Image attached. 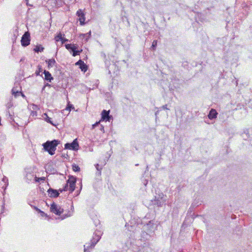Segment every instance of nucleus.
<instances>
[{
	"instance_id": "nucleus-1",
	"label": "nucleus",
	"mask_w": 252,
	"mask_h": 252,
	"mask_svg": "<svg viewBox=\"0 0 252 252\" xmlns=\"http://www.w3.org/2000/svg\"><path fill=\"white\" fill-rule=\"evenodd\" d=\"M59 144L58 140L48 141L43 144L44 150L48 152L51 155L55 154V151L56 150V147Z\"/></svg>"
},
{
	"instance_id": "nucleus-2",
	"label": "nucleus",
	"mask_w": 252,
	"mask_h": 252,
	"mask_svg": "<svg viewBox=\"0 0 252 252\" xmlns=\"http://www.w3.org/2000/svg\"><path fill=\"white\" fill-rule=\"evenodd\" d=\"M76 178L73 176H70L67 181L65 186L64 187V191L69 190L73 192L75 189Z\"/></svg>"
},
{
	"instance_id": "nucleus-3",
	"label": "nucleus",
	"mask_w": 252,
	"mask_h": 252,
	"mask_svg": "<svg viewBox=\"0 0 252 252\" xmlns=\"http://www.w3.org/2000/svg\"><path fill=\"white\" fill-rule=\"evenodd\" d=\"M100 237L98 235L94 234L90 243L86 244L87 246H84V252H90V250L94 248L96 244L100 240Z\"/></svg>"
},
{
	"instance_id": "nucleus-4",
	"label": "nucleus",
	"mask_w": 252,
	"mask_h": 252,
	"mask_svg": "<svg viewBox=\"0 0 252 252\" xmlns=\"http://www.w3.org/2000/svg\"><path fill=\"white\" fill-rule=\"evenodd\" d=\"M21 44L23 46L26 47L30 43V34L27 32H26L22 37L21 40Z\"/></svg>"
},
{
	"instance_id": "nucleus-5",
	"label": "nucleus",
	"mask_w": 252,
	"mask_h": 252,
	"mask_svg": "<svg viewBox=\"0 0 252 252\" xmlns=\"http://www.w3.org/2000/svg\"><path fill=\"white\" fill-rule=\"evenodd\" d=\"M64 148L77 151L79 149V144L77 141V139H75L71 143H66L64 145Z\"/></svg>"
},
{
	"instance_id": "nucleus-6",
	"label": "nucleus",
	"mask_w": 252,
	"mask_h": 252,
	"mask_svg": "<svg viewBox=\"0 0 252 252\" xmlns=\"http://www.w3.org/2000/svg\"><path fill=\"white\" fill-rule=\"evenodd\" d=\"M76 15L78 17L80 25L81 26L84 25L86 20L85 14L84 11L82 9H79L77 11Z\"/></svg>"
},
{
	"instance_id": "nucleus-7",
	"label": "nucleus",
	"mask_w": 252,
	"mask_h": 252,
	"mask_svg": "<svg viewBox=\"0 0 252 252\" xmlns=\"http://www.w3.org/2000/svg\"><path fill=\"white\" fill-rule=\"evenodd\" d=\"M65 48L70 52H72L73 56L75 57L79 55L80 51L76 50L77 47L74 44H67L65 45Z\"/></svg>"
},
{
	"instance_id": "nucleus-8",
	"label": "nucleus",
	"mask_w": 252,
	"mask_h": 252,
	"mask_svg": "<svg viewBox=\"0 0 252 252\" xmlns=\"http://www.w3.org/2000/svg\"><path fill=\"white\" fill-rule=\"evenodd\" d=\"M109 110L106 111L105 110H103L101 112V118L100 121H109L110 118V117L109 116Z\"/></svg>"
},
{
	"instance_id": "nucleus-9",
	"label": "nucleus",
	"mask_w": 252,
	"mask_h": 252,
	"mask_svg": "<svg viewBox=\"0 0 252 252\" xmlns=\"http://www.w3.org/2000/svg\"><path fill=\"white\" fill-rule=\"evenodd\" d=\"M50 210L52 212L58 215H60L62 213V211H60L57 205L54 203L51 206Z\"/></svg>"
},
{
	"instance_id": "nucleus-10",
	"label": "nucleus",
	"mask_w": 252,
	"mask_h": 252,
	"mask_svg": "<svg viewBox=\"0 0 252 252\" xmlns=\"http://www.w3.org/2000/svg\"><path fill=\"white\" fill-rule=\"evenodd\" d=\"M75 64L79 65L81 70L84 72L88 70V66L81 60H79Z\"/></svg>"
},
{
	"instance_id": "nucleus-11",
	"label": "nucleus",
	"mask_w": 252,
	"mask_h": 252,
	"mask_svg": "<svg viewBox=\"0 0 252 252\" xmlns=\"http://www.w3.org/2000/svg\"><path fill=\"white\" fill-rule=\"evenodd\" d=\"M48 194L51 197H56L59 195V193L58 190L52 189H50L48 190Z\"/></svg>"
},
{
	"instance_id": "nucleus-12",
	"label": "nucleus",
	"mask_w": 252,
	"mask_h": 252,
	"mask_svg": "<svg viewBox=\"0 0 252 252\" xmlns=\"http://www.w3.org/2000/svg\"><path fill=\"white\" fill-rule=\"evenodd\" d=\"M21 88L18 86V84L15 85L12 90V94L15 97L18 96L20 93Z\"/></svg>"
},
{
	"instance_id": "nucleus-13",
	"label": "nucleus",
	"mask_w": 252,
	"mask_h": 252,
	"mask_svg": "<svg viewBox=\"0 0 252 252\" xmlns=\"http://www.w3.org/2000/svg\"><path fill=\"white\" fill-rule=\"evenodd\" d=\"M217 115L218 113L216 110L214 109H211L209 112L208 117L211 120L217 118Z\"/></svg>"
},
{
	"instance_id": "nucleus-14",
	"label": "nucleus",
	"mask_w": 252,
	"mask_h": 252,
	"mask_svg": "<svg viewBox=\"0 0 252 252\" xmlns=\"http://www.w3.org/2000/svg\"><path fill=\"white\" fill-rule=\"evenodd\" d=\"M43 73L44 74L45 80L48 81L49 82H51V80H53V77L49 71L44 70Z\"/></svg>"
},
{
	"instance_id": "nucleus-15",
	"label": "nucleus",
	"mask_w": 252,
	"mask_h": 252,
	"mask_svg": "<svg viewBox=\"0 0 252 252\" xmlns=\"http://www.w3.org/2000/svg\"><path fill=\"white\" fill-rule=\"evenodd\" d=\"M55 39L56 42L60 41L61 44H63V37H62V34L60 33L58 35L55 37Z\"/></svg>"
},
{
	"instance_id": "nucleus-16",
	"label": "nucleus",
	"mask_w": 252,
	"mask_h": 252,
	"mask_svg": "<svg viewBox=\"0 0 252 252\" xmlns=\"http://www.w3.org/2000/svg\"><path fill=\"white\" fill-rule=\"evenodd\" d=\"M48 67H52L55 63V61L54 59H50L48 61Z\"/></svg>"
},
{
	"instance_id": "nucleus-17",
	"label": "nucleus",
	"mask_w": 252,
	"mask_h": 252,
	"mask_svg": "<svg viewBox=\"0 0 252 252\" xmlns=\"http://www.w3.org/2000/svg\"><path fill=\"white\" fill-rule=\"evenodd\" d=\"M71 109L74 110L75 108L72 104H70L69 102H68L65 110L70 112Z\"/></svg>"
},
{
	"instance_id": "nucleus-18",
	"label": "nucleus",
	"mask_w": 252,
	"mask_h": 252,
	"mask_svg": "<svg viewBox=\"0 0 252 252\" xmlns=\"http://www.w3.org/2000/svg\"><path fill=\"white\" fill-rule=\"evenodd\" d=\"M72 170L75 172H78L80 170V168L79 167V166L75 164H72Z\"/></svg>"
},
{
	"instance_id": "nucleus-19",
	"label": "nucleus",
	"mask_w": 252,
	"mask_h": 252,
	"mask_svg": "<svg viewBox=\"0 0 252 252\" xmlns=\"http://www.w3.org/2000/svg\"><path fill=\"white\" fill-rule=\"evenodd\" d=\"M44 48L40 46H37L34 49V51L35 52H42L43 51Z\"/></svg>"
},
{
	"instance_id": "nucleus-20",
	"label": "nucleus",
	"mask_w": 252,
	"mask_h": 252,
	"mask_svg": "<svg viewBox=\"0 0 252 252\" xmlns=\"http://www.w3.org/2000/svg\"><path fill=\"white\" fill-rule=\"evenodd\" d=\"M42 68L41 67V66L40 65H38V70H37L36 71H35V74L36 75H40V72H42Z\"/></svg>"
},
{
	"instance_id": "nucleus-21",
	"label": "nucleus",
	"mask_w": 252,
	"mask_h": 252,
	"mask_svg": "<svg viewBox=\"0 0 252 252\" xmlns=\"http://www.w3.org/2000/svg\"><path fill=\"white\" fill-rule=\"evenodd\" d=\"M157 45V40H154L152 43V48L153 50H155L156 47Z\"/></svg>"
},
{
	"instance_id": "nucleus-22",
	"label": "nucleus",
	"mask_w": 252,
	"mask_h": 252,
	"mask_svg": "<svg viewBox=\"0 0 252 252\" xmlns=\"http://www.w3.org/2000/svg\"><path fill=\"white\" fill-rule=\"evenodd\" d=\"M44 180V177H41V178L35 177V181L36 182H39V180Z\"/></svg>"
},
{
	"instance_id": "nucleus-23",
	"label": "nucleus",
	"mask_w": 252,
	"mask_h": 252,
	"mask_svg": "<svg viewBox=\"0 0 252 252\" xmlns=\"http://www.w3.org/2000/svg\"><path fill=\"white\" fill-rule=\"evenodd\" d=\"M100 121H98V122H96L95 124H94V125H93L92 126V127L93 128H94L96 126H97L100 123Z\"/></svg>"
},
{
	"instance_id": "nucleus-24",
	"label": "nucleus",
	"mask_w": 252,
	"mask_h": 252,
	"mask_svg": "<svg viewBox=\"0 0 252 252\" xmlns=\"http://www.w3.org/2000/svg\"><path fill=\"white\" fill-rule=\"evenodd\" d=\"M72 213V211L71 212H69V214H68L67 215L64 214V218H65V217H68L70 216Z\"/></svg>"
},
{
	"instance_id": "nucleus-25",
	"label": "nucleus",
	"mask_w": 252,
	"mask_h": 252,
	"mask_svg": "<svg viewBox=\"0 0 252 252\" xmlns=\"http://www.w3.org/2000/svg\"><path fill=\"white\" fill-rule=\"evenodd\" d=\"M45 115L47 117V118H46V121L48 123H50L51 124H52L51 121V119L50 118H49L48 117H47V116L46 115V114H45Z\"/></svg>"
},
{
	"instance_id": "nucleus-26",
	"label": "nucleus",
	"mask_w": 252,
	"mask_h": 252,
	"mask_svg": "<svg viewBox=\"0 0 252 252\" xmlns=\"http://www.w3.org/2000/svg\"><path fill=\"white\" fill-rule=\"evenodd\" d=\"M12 106V104H11V103H9L8 104H7V107L9 108H10L11 106Z\"/></svg>"
},
{
	"instance_id": "nucleus-27",
	"label": "nucleus",
	"mask_w": 252,
	"mask_h": 252,
	"mask_svg": "<svg viewBox=\"0 0 252 252\" xmlns=\"http://www.w3.org/2000/svg\"><path fill=\"white\" fill-rule=\"evenodd\" d=\"M19 94H21L23 97H25V95L24 94H23L21 92H20V93H19Z\"/></svg>"
},
{
	"instance_id": "nucleus-28",
	"label": "nucleus",
	"mask_w": 252,
	"mask_h": 252,
	"mask_svg": "<svg viewBox=\"0 0 252 252\" xmlns=\"http://www.w3.org/2000/svg\"><path fill=\"white\" fill-rule=\"evenodd\" d=\"M101 129H102L104 131V127H103V126H102V127L101 128Z\"/></svg>"
},
{
	"instance_id": "nucleus-29",
	"label": "nucleus",
	"mask_w": 252,
	"mask_h": 252,
	"mask_svg": "<svg viewBox=\"0 0 252 252\" xmlns=\"http://www.w3.org/2000/svg\"><path fill=\"white\" fill-rule=\"evenodd\" d=\"M61 192H62V189H60L59 190Z\"/></svg>"
},
{
	"instance_id": "nucleus-30",
	"label": "nucleus",
	"mask_w": 252,
	"mask_h": 252,
	"mask_svg": "<svg viewBox=\"0 0 252 252\" xmlns=\"http://www.w3.org/2000/svg\"><path fill=\"white\" fill-rule=\"evenodd\" d=\"M71 208H72L73 207V206H72V205H71Z\"/></svg>"
},
{
	"instance_id": "nucleus-31",
	"label": "nucleus",
	"mask_w": 252,
	"mask_h": 252,
	"mask_svg": "<svg viewBox=\"0 0 252 252\" xmlns=\"http://www.w3.org/2000/svg\"><path fill=\"white\" fill-rule=\"evenodd\" d=\"M26 1H28V0H26Z\"/></svg>"
}]
</instances>
